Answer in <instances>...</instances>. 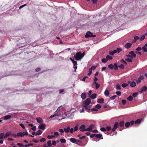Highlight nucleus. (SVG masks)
<instances>
[{
  "label": "nucleus",
  "mask_w": 147,
  "mask_h": 147,
  "mask_svg": "<svg viewBox=\"0 0 147 147\" xmlns=\"http://www.w3.org/2000/svg\"><path fill=\"white\" fill-rule=\"evenodd\" d=\"M84 52H83L82 54L80 52L77 53L75 56L76 59L77 61L80 59L84 57Z\"/></svg>",
  "instance_id": "obj_1"
},
{
  "label": "nucleus",
  "mask_w": 147,
  "mask_h": 147,
  "mask_svg": "<svg viewBox=\"0 0 147 147\" xmlns=\"http://www.w3.org/2000/svg\"><path fill=\"white\" fill-rule=\"evenodd\" d=\"M94 125L93 124H91L90 125L89 127L87 129L83 128L80 130L81 131H91L93 127H94Z\"/></svg>",
  "instance_id": "obj_2"
},
{
  "label": "nucleus",
  "mask_w": 147,
  "mask_h": 147,
  "mask_svg": "<svg viewBox=\"0 0 147 147\" xmlns=\"http://www.w3.org/2000/svg\"><path fill=\"white\" fill-rule=\"evenodd\" d=\"M91 101L90 98H88L85 100L84 101L82 105V106H84L85 107V105H89Z\"/></svg>",
  "instance_id": "obj_3"
},
{
  "label": "nucleus",
  "mask_w": 147,
  "mask_h": 147,
  "mask_svg": "<svg viewBox=\"0 0 147 147\" xmlns=\"http://www.w3.org/2000/svg\"><path fill=\"white\" fill-rule=\"evenodd\" d=\"M96 36V35H93L92 33L90 31H88L86 33V34L85 35L86 38L92 37Z\"/></svg>",
  "instance_id": "obj_4"
},
{
  "label": "nucleus",
  "mask_w": 147,
  "mask_h": 147,
  "mask_svg": "<svg viewBox=\"0 0 147 147\" xmlns=\"http://www.w3.org/2000/svg\"><path fill=\"white\" fill-rule=\"evenodd\" d=\"M119 125V123L117 122H115L113 128L112 129V131L113 132L115 131L116 129L118 127Z\"/></svg>",
  "instance_id": "obj_5"
},
{
  "label": "nucleus",
  "mask_w": 147,
  "mask_h": 147,
  "mask_svg": "<svg viewBox=\"0 0 147 147\" xmlns=\"http://www.w3.org/2000/svg\"><path fill=\"white\" fill-rule=\"evenodd\" d=\"M45 126L46 125L45 123H42L38 126V128L39 129L43 130L45 129Z\"/></svg>",
  "instance_id": "obj_6"
},
{
  "label": "nucleus",
  "mask_w": 147,
  "mask_h": 147,
  "mask_svg": "<svg viewBox=\"0 0 147 147\" xmlns=\"http://www.w3.org/2000/svg\"><path fill=\"white\" fill-rule=\"evenodd\" d=\"M147 89V87L146 86H144L142 87L140 91V93H142L143 92L145 91Z\"/></svg>",
  "instance_id": "obj_7"
},
{
  "label": "nucleus",
  "mask_w": 147,
  "mask_h": 147,
  "mask_svg": "<svg viewBox=\"0 0 147 147\" xmlns=\"http://www.w3.org/2000/svg\"><path fill=\"white\" fill-rule=\"evenodd\" d=\"M63 130L65 133H68L70 131V128L69 126H67V128H64Z\"/></svg>",
  "instance_id": "obj_8"
},
{
  "label": "nucleus",
  "mask_w": 147,
  "mask_h": 147,
  "mask_svg": "<svg viewBox=\"0 0 147 147\" xmlns=\"http://www.w3.org/2000/svg\"><path fill=\"white\" fill-rule=\"evenodd\" d=\"M132 44L130 43H127L125 46V47L127 49L129 48L131 46Z\"/></svg>",
  "instance_id": "obj_9"
},
{
  "label": "nucleus",
  "mask_w": 147,
  "mask_h": 147,
  "mask_svg": "<svg viewBox=\"0 0 147 147\" xmlns=\"http://www.w3.org/2000/svg\"><path fill=\"white\" fill-rule=\"evenodd\" d=\"M88 105H85L84 106H83L84 108H85V110L88 112H90V107H88Z\"/></svg>",
  "instance_id": "obj_10"
},
{
  "label": "nucleus",
  "mask_w": 147,
  "mask_h": 147,
  "mask_svg": "<svg viewBox=\"0 0 147 147\" xmlns=\"http://www.w3.org/2000/svg\"><path fill=\"white\" fill-rule=\"evenodd\" d=\"M11 134V133L10 131H9L6 133L4 137V138H5L8 137Z\"/></svg>",
  "instance_id": "obj_11"
},
{
  "label": "nucleus",
  "mask_w": 147,
  "mask_h": 147,
  "mask_svg": "<svg viewBox=\"0 0 147 147\" xmlns=\"http://www.w3.org/2000/svg\"><path fill=\"white\" fill-rule=\"evenodd\" d=\"M36 119L38 123H41L43 122L42 119L40 117H37L36 118Z\"/></svg>",
  "instance_id": "obj_12"
},
{
  "label": "nucleus",
  "mask_w": 147,
  "mask_h": 147,
  "mask_svg": "<svg viewBox=\"0 0 147 147\" xmlns=\"http://www.w3.org/2000/svg\"><path fill=\"white\" fill-rule=\"evenodd\" d=\"M104 99L103 98H101L98 99L97 100V102L98 103H102L104 102Z\"/></svg>",
  "instance_id": "obj_13"
},
{
  "label": "nucleus",
  "mask_w": 147,
  "mask_h": 147,
  "mask_svg": "<svg viewBox=\"0 0 147 147\" xmlns=\"http://www.w3.org/2000/svg\"><path fill=\"white\" fill-rule=\"evenodd\" d=\"M11 117V116L10 115H8L5 116L4 117V119L5 120H7L10 119Z\"/></svg>",
  "instance_id": "obj_14"
},
{
  "label": "nucleus",
  "mask_w": 147,
  "mask_h": 147,
  "mask_svg": "<svg viewBox=\"0 0 147 147\" xmlns=\"http://www.w3.org/2000/svg\"><path fill=\"white\" fill-rule=\"evenodd\" d=\"M129 54L133 56V57H134V58H135L136 57V54L134 53V51L130 52L129 53Z\"/></svg>",
  "instance_id": "obj_15"
},
{
  "label": "nucleus",
  "mask_w": 147,
  "mask_h": 147,
  "mask_svg": "<svg viewBox=\"0 0 147 147\" xmlns=\"http://www.w3.org/2000/svg\"><path fill=\"white\" fill-rule=\"evenodd\" d=\"M70 141L73 143H75L77 141V140L74 138H70Z\"/></svg>",
  "instance_id": "obj_16"
},
{
  "label": "nucleus",
  "mask_w": 147,
  "mask_h": 147,
  "mask_svg": "<svg viewBox=\"0 0 147 147\" xmlns=\"http://www.w3.org/2000/svg\"><path fill=\"white\" fill-rule=\"evenodd\" d=\"M86 97L85 93H82L81 96V97L82 99H85Z\"/></svg>",
  "instance_id": "obj_17"
},
{
  "label": "nucleus",
  "mask_w": 147,
  "mask_h": 147,
  "mask_svg": "<svg viewBox=\"0 0 147 147\" xmlns=\"http://www.w3.org/2000/svg\"><path fill=\"white\" fill-rule=\"evenodd\" d=\"M119 124L120 126L121 127H124V121H121L119 123Z\"/></svg>",
  "instance_id": "obj_18"
},
{
  "label": "nucleus",
  "mask_w": 147,
  "mask_h": 147,
  "mask_svg": "<svg viewBox=\"0 0 147 147\" xmlns=\"http://www.w3.org/2000/svg\"><path fill=\"white\" fill-rule=\"evenodd\" d=\"M42 133V131L41 130L39 129L37 131L36 133L35 134V136L40 135Z\"/></svg>",
  "instance_id": "obj_19"
},
{
  "label": "nucleus",
  "mask_w": 147,
  "mask_h": 147,
  "mask_svg": "<svg viewBox=\"0 0 147 147\" xmlns=\"http://www.w3.org/2000/svg\"><path fill=\"white\" fill-rule=\"evenodd\" d=\"M109 92L108 90H106L104 92V94L107 96H109Z\"/></svg>",
  "instance_id": "obj_20"
},
{
  "label": "nucleus",
  "mask_w": 147,
  "mask_h": 147,
  "mask_svg": "<svg viewBox=\"0 0 147 147\" xmlns=\"http://www.w3.org/2000/svg\"><path fill=\"white\" fill-rule=\"evenodd\" d=\"M97 95L96 94H93L90 96V98L92 99H94L96 97Z\"/></svg>",
  "instance_id": "obj_21"
},
{
  "label": "nucleus",
  "mask_w": 147,
  "mask_h": 147,
  "mask_svg": "<svg viewBox=\"0 0 147 147\" xmlns=\"http://www.w3.org/2000/svg\"><path fill=\"white\" fill-rule=\"evenodd\" d=\"M106 58L107 60H110L113 59V57L109 55H107L106 57Z\"/></svg>",
  "instance_id": "obj_22"
},
{
  "label": "nucleus",
  "mask_w": 147,
  "mask_h": 147,
  "mask_svg": "<svg viewBox=\"0 0 147 147\" xmlns=\"http://www.w3.org/2000/svg\"><path fill=\"white\" fill-rule=\"evenodd\" d=\"M17 136H20L21 137H23L24 136L23 132H19L17 133Z\"/></svg>",
  "instance_id": "obj_23"
},
{
  "label": "nucleus",
  "mask_w": 147,
  "mask_h": 147,
  "mask_svg": "<svg viewBox=\"0 0 147 147\" xmlns=\"http://www.w3.org/2000/svg\"><path fill=\"white\" fill-rule=\"evenodd\" d=\"M130 86L132 87H134L136 85V83L135 82L132 81L130 83Z\"/></svg>",
  "instance_id": "obj_24"
},
{
  "label": "nucleus",
  "mask_w": 147,
  "mask_h": 147,
  "mask_svg": "<svg viewBox=\"0 0 147 147\" xmlns=\"http://www.w3.org/2000/svg\"><path fill=\"white\" fill-rule=\"evenodd\" d=\"M82 143V141L78 140H77V141L76 142L75 144L78 145H80Z\"/></svg>",
  "instance_id": "obj_25"
},
{
  "label": "nucleus",
  "mask_w": 147,
  "mask_h": 147,
  "mask_svg": "<svg viewBox=\"0 0 147 147\" xmlns=\"http://www.w3.org/2000/svg\"><path fill=\"white\" fill-rule=\"evenodd\" d=\"M95 84L96 86V88L97 89L99 87H100V85L99 84L96 82H94L93 83V84Z\"/></svg>",
  "instance_id": "obj_26"
},
{
  "label": "nucleus",
  "mask_w": 147,
  "mask_h": 147,
  "mask_svg": "<svg viewBox=\"0 0 147 147\" xmlns=\"http://www.w3.org/2000/svg\"><path fill=\"white\" fill-rule=\"evenodd\" d=\"M141 122V120L140 119H138L135 121V124H140Z\"/></svg>",
  "instance_id": "obj_27"
},
{
  "label": "nucleus",
  "mask_w": 147,
  "mask_h": 147,
  "mask_svg": "<svg viewBox=\"0 0 147 147\" xmlns=\"http://www.w3.org/2000/svg\"><path fill=\"white\" fill-rule=\"evenodd\" d=\"M114 69L115 70H118V66H117V63H116L114 64Z\"/></svg>",
  "instance_id": "obj_28"
},
{
  "label": "nucleus",
  "mask_w": 147,
  "mask_h": 147,
  "mask_svg": "<svg viewBox=\"0 0 147 147\" xmlns=\"http://www.w3.org/2000/svg\"><path fill=\"white\" fill-rule=\"evenodd\" d=\"M108 67L110 69H111L112 70L113 68V65L112 63H111L108 65Z\"/></svg>",
  "instance_id": "obj_29"
},
{
  "label": "nucleus",
  "mask_w": 147,
  "mask_h": 147,
  "mask_svg": "<svg viewBox=\"0 0 147 147\" xmlns=\"http://www.w3.org/2000/svg\"><path fill=\"white\" fill-rule=\"evenodd\" d=\"M4 133H1L0 134V139L2 140L4 138Z\"/></svg>",
  "instance_id": "obj_30"
},
{
  "label": "nucleus",
  "mask_w": 147,
  "mask_h": 147,
  "mask_svg": "<svg viewBox=\"0 0 147 147\" xmlns=\"http://www.w3.org/2000/svg\"><path fill=\"white\" fill-rule=\"evenodd\" d=\"M130 125V123L129 122H126L125 124V126L127 128Z\"/></svg>",
  "instance_id": "obj_31"
},
{
  "label": "nucleus",
  "mask_w": 147,
  "mask_h": 147,
  "mask_svg": "<svg viewBox=\"0 0 147 147\" xmlns=\"http://www.w3.org/2000/svg\"><path fill=\"white\" fill-rule=\"evenodd\" d=\"M125 61L129 62H131L132 61L131 59L129 58L125 59Z\"/></svg>",
  "instance_id": "obj_32"
},
{
  "label": "nucleus",
  "mask_w": 147,
  "mask_h": 147,
  "mask_svg": "<svg viewBox=\"0 0 147 147\" xmlns=\"http://www.w3.org/2000/svg\"><path fill=\"white\" fill-rule=\"evenodd\" d=\"M102 136L101 134H97L95 135V137L97 138H100Z\"/></svg>",
  "instance_id": "obj_33"
},
{
  "label": "nucleus",
  "mask_w": 147,
  "mask_h": 147,
  "mask_svg": "<svg viewBox=\"0 0 147 147\" xmlns=\"http://www.w3.org/2000/svg\"><path fill=\"white\" fill-rule=\"evenodd\" d=\"M127 99L129 101H131L133 99V97L131 96H130L127 98Z\"/></svg>",
  "instance_id": "obj_34"
},
{
  "label": "nucleus",
  "mask_w": 147,
  "mask_h": 147,
  "mask_svg": "<svg viewBox=\"0 0 147 147\" xmlns=\"http://www.w3.org/2000/svg\"><path fill=\"white\" fill-rule=\"evenodd\" d=\"M61 142L62 143H65L66 142V140L65 139H61L60 140Z\"/></svg>",
  "instance_id": "obj_35"
},
{
  "label": "nucleus",
  "mask_w": 147,
  "mask_h": 147,
  "mask_svg": "<svg viewBox=\"0 0 147 147\" xmlns=\"http://www.w3.org/2000/svg\"><path fill=\"white\" fill-rule=\"evenodd\" d=\"M116 88L117 90H120L121 89V87L120 85L119 84H117Z\"/></svg>",
  "instance_id": "obj_36"
},
{
  "label": "nucleus",
  "mask_w": 147,
  "mask_h": 147,
  "mask_svg": "<svg viewBox=\"0 0 147 147\" xmlns=\"http://www.w3.org/2000/svg\"><path fill=\"white\" fill-rule=\"evenodd\" d=\"M139 39L140 38L138 37V36H134V42H135L137 40H138V39Z\"/></svg>",
  "instance_id": "obj_37"
},
{
  "label": "nucleus",
  "mask_w": 147,
  "mask_h": 147,
  "mask_svg": "<svg viewBox=\"0 0 147 147\" xmlns=\"http://www.w3.org/2000/svg\"><path fill=\"white\" fill-rule=\"evenodd\" d=\"M55 136H54V135H51V136L48 135L47 136V138L49 139H52L53 138H55Z\"/></svg>",
  "instance_id": "obj_38"
},
{
  "label": "nucleus",
  "mask_w": 147,
  "mask_h": 147,
  "mask_svg": "<svg viewBox=\"0 0 147 147\" xmlns=\"http://www.w3.org/2000/svg\"><path fill=\"white\" fill-rule=\"evenodd\" d=\"M47 144L48 146L49 147H50L52 145V144L51 143V140H49L47 142Z\"/></svg>",
  "instance_id": "obj_39"
},
{
  "label": "nucleus",
  "mask_w": 147,
  "mask_h": 147,
  "mask_svg": "<svg viewBox=\"0 0 147 147\" xmlns=\"http://www.w3.org/2000/svg\"><path fill=\"white\" fill-rule=\"evenodd\" d=\"M138 92H135L133 94V96L134 97H136L138 95Z\"/></svg>",
  "instance_id": "obj_40"
},
{
  "label": "nucleus",
  "mask_w": 147,
  "mask_h": 147,
  "mask_svg": "<svg viewBox=\"0 0 147 147\" xmlns=\"http://www.w3.org/2000/svg\"><path fill=\"white\" fill-rule=\"evenodd\" d=\"M100 130L103 132L106 131H107L106 129L104 127H101L100 128Z\"/></svg>",
  "instance_id": "obj_41"
},
{
  "label": "nucleus",
  "mask_w": 147,
  "mask_h": 147,
  "mask_svg": "<svg viewBox=\"0 0 147 147\" xmlns=\"http://www.w3.org/2000/svg\"><path fill=\"white\" fill-rule=\"evenodd\" d=\"M118 67L119 68L122 69H124L125 67L124 65L123 64H121V65H119L118 66Z\"/></svg>",
  "instance_id": "obj_42"
},
{
  "label": "nucleus",
  "mask_w": 147,
  "mask_h": 147,
  "mask_svg": "<svg viewBox=\"0 0 147 147\" xmlns=\"http://www.w3.org/2000/svg\"><path fill=\"white\" fill-rule=\"evenodd\" d=\"M107 60L106 58H103L102 59V62L103 63H105L107 62Z\"/></svg>",
  "instance_id": "obj_43"
},
{
  "label": "nucleus",
  "mask_w": 147,
  "mask_h": 147,
  "mask_svg": "<svg viewBox=\"0 0 147 147\" xmlns=\"http://www.w3.org/2000/svg\"><path fill=\"white\" fill-rule=\"evenodd\" d=\"M95 107L98 109H100L101 107V106L99 104H97L96 106Z\"/></svg>",
  "instance_id": "obj_44"
},
{
  "label": "nucleus",
  "mask_w": 147,
  "mask_h": 147,
  "mask_svg": "<svg viewBox=\"0 0 147 147\" xmlns=\"http://www.w3.org/2000/svg\"><path fill=\"white\" fill-rule=\"evenodd\" d=\"M106 129L107 131H109L111 129V126H107L106 127Z\"/></svg>",
  "instance_id": "obj_45"
},
{
  "label": "nucleus",
  "mask_w": 147,
  "mask_h": 147,
  "mask_svg": "<svg viewBox=\"0 0 147 147\" xmlns=\"http://www.w3.org/2000/svg\"><path fill=\"white\" fill-rule=\"evenodd\" d=\"M116 94L118 95L119 96H120L121 95V92L120 91H117L116 92Z\"/></svg>",
  "instance_id": "obj_46"
},
{
  "label": "nucleus",
  "mask_w": 147,
  "mask_h": 147,
  "mask_svg": "<svg viewBox=\"0 0 147 147\" xmlns=\"http://www.w3.org/2000/svg\"><path fill=\"white\" fill-rule=\"evenodd\" d=\"M145 36L144 35H143L142 36L140 37V40H141V41L145 39Z\"/></svg>",
  "instance_id": "obj_47"
},
{
  "label": "nucleus",
  "mask_w": 147,
  "mask_h": 147,
  "mask_svg": "<svg viewBox=\"0 0 147 147\" xmlns=\"http://www.w3.org/2000/svg\"><path fill=\"white\" fill-rule=\"evenodd\" d=\"M121 86L123 88H125L128 86V84L126 83H123Z\"/></svg>",
  "instance_id": "obj_48"
},
{
  "label": "nucleus",
  "mask_w": 147,
  "mask_h": 147,
  "mask_svg": "<svg viewBox=\"0 0 147 147\" xmlns=\"http://www.w3.org/2000/svg\"><path fill=\"white\" fill-rule=\"evenodd\" d=\"M46 139L45 138H42L39 141L41 142H44L46 141Z\"/></svg>",
  "instance_id": "obj_49"
},
{
  "label": "nucleus",
  "mask_w": 147,
  "mask_h": 147,
  "mask_svg": "<svg viewBox=\"0 0 147 147\" xmlns=\"http://www.w3.org/2000/svg\"><path fill=\"white\" fill-rule=\"evenodd\" d=\"M89 72L88 73V75L89 76H90L92 72V69H90V68L89 69Z\"/></svg>",
  "instance_id": "obj_50"
},
{
  "label": "nucleus",
  "mask_w": 147,
  "mask_h": 147,
  "mask_svg": "<svg viewBox=\"0 0 147 147\" xmlns=\"http://www.w3.org/2000/svg\"><path fill=\"white\" fill-rule=\"evenodd\" d=\"M142 49L143 50L144 52H147V49L146 48V47L145 46L143 47H142Z\"/></svg>",
  "instance_id": "obj_51"
},
{
  "label": "nucleus",
  "mask_w": 147,
  "mask_h": 147,
  "mask_svg": "<svg viewBox=\"0 0 147 147\" xmlns=\"http://www.w3.org/2000/svg\"><path fill=\"white\" fill-rule=\"evenodd\" d=\"M85 125H84L83 124L80 127V129H83V128H85Z\"/></svg>",
  "instance_id": "obj_52"
},
{
  "label": "nucleus",
  "mask_w": 147,
  "mask_h": 147,
  "mask_svg": "<svg viewBox=\"0 0 147 147\" xmlns=\"http://www.w3.org/2000/svg\"><path fill=\"white\" fill-rule=\"evenodd\" d=\"M59 131L61 133V135H62V133H63L64 132V130L61 129H59Z\"/></svg>",
  "instance_id": "obj_53"
},
{
  "label": "nucleus",
  "mask_w": 147,
  "mask_h": 147,
  "mask_svg": "<svg viewBox=\"0 0 147 147\" xmlns=\"http://www.w3.org/2000/svg\"><path fill=\"white\" fill-rule=\"evenodd\" d=\"M121 61L123 62V63L126 65L127 64V62L123 59L121 60Z\"/></svg>",
  "instance_id": "obj_54"
},
{
  "label": "nucleus",
  "mask_w": 147,
  "mask_h": 147,
  "mask_svg": "<svg viewBox=\"0 0 147 147\" xmlns=\"http://www.w3.org/2000/svg\"><path fill=\"white\" fill-rule=\"evenodd\" d=\"M117 97L116 95H114L110 97V99L111 100H114L116 97Z\"/></svg>",
  "instance_id": "obj_55"
},
{
  "label": "nucleus",
  "mask_w": 147,
  "mask_h": 147,
  "mask_svg": "<svg viewBox=\"0 0 147 147\" xmlns=\"http://www.w3.org/2000/svg\"><path fill=\"white\" fill-rule=\"evenodd\" d=\"M126 56L127 57H130L131 59H132L133 58H134V57H133V56H132L131 55H129V54L126 55Z\"/></svg>",
  "instance_id": "obj_56"
},
{
  "label": "nucleus",
  "mask_w": 147,
  "mask_h": 147,
  "mask_svg": "<svg viewBox=\"0 0 147 147\" xmlns=\"http://www.w3.org/2000/svg\"><path fill=\"white\" fill-rule=\"evenodd\" d=\"M116 50L117 51V53H119L122 50L120 48H117Z\"/></svg>",
  "instance_id": "obj_57"
},
{
  "label": "nucleus",
  "mask_w": 147,
  "mask_h": 147,
  "mask_svg": "<svg viewBox=\"0 0 147 147\" xmlns=\"http://www.w3.org/2000/svg\"><path fill=\"white\" fill-rule=\"evenodd\" d=\"M142 50V49L140 47H138L136 49V50L137 51H140Z\"/></svg>",
  "instance_id": "obj_58"
},
{
  "label": "nucleus",
  "mask_w": 147,
  "mask_h": 147,
  "mask_svg": "<svg viewBox=\"0 0 147 147\" xmlns=\"http://www.w3.org/2000/svg\"><path fill=\"white\" fill-rule=\"evenodd\" d=\"M109 54H110L111 55H114L115 53L113 52V51H109Z\"/></svg>",
  "instance_id": "obj_59"
},
{
  "label": "nucleus",
  "mask_w": 147,
  "mask_h": 147,
  "mask_svg": "<svg viewBox=\"0 0 147 147\" xmlns=\"http://www.w3.org/2000/svg\"><path fill=\"white\" fill-rule=\"evenodd\" d=\"M141 82L140 80L138 78L136 82L137 84H139Z\"/></svg>",
  "instance_id": "obj_60"
},
{
  "label": "nucleus",
  "mask_w": 147,
  "mask_h": 147,
  "mask_svg": "<svg viewBox=\"0 0 147 147\" xmlns=\"http://www.w3.org/2000/svg\"><path fill=\"white\" fill-rule=\"evenodd\" d=\"M72 63L73 64V65L74 66L77 65V62L76 61H75L74 60L72 62Z\"/></svg>",
  "instance_id": "obj_61"
},
{
  "label": "nucleus",
  "mask_w": 147,
  "mask_h": 147,
  "mask_svg": "<svg viewBox=\"0 0 147 147\" xmlns=\"http://www.w3.org/2000/svg\"><path fill=\"white\" fill-rule=\"evenodd\" d=\"M52 144L53 146H55L56 144V141H53L52 142Z\"/></svg>",
  "instance_id": "obj_62"
},
{
  "label": "nucleus",
  "mask_w": 147,
  "mask_h": 147,
  "mask_svg": "<svg viewBox=\"0 0 147 147\" xmlns=\"http://www.w3.org/2000/svg\"><path fill=\"white\" fill-rule=\"evenodd\" d=\"M96 66H92L91 67V68L90 69H92H92L94 70L96 68Z\"/></svg>",
  "instance_id": "obj_63"
},
{
  "label": "nucleus",
  "mask_w": 147,
  "mask_h": 147,
  "mask_svg": "<svg viewBox=\"0 0 147 147\" xmlns=\"http://www.w3.org/2000/svg\"><path fill=\"white\" fill-rule=\"evenodd\" d=\"M130 123V125H132L134 124V123H135V122L134 121L132 120L131 121Z\"/></svg>",
  "instance_id": "obj_64"
}]
</instances>
